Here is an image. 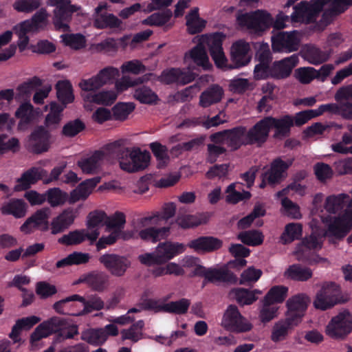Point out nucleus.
I'll return each mask as SVG.
<instances>
[{
  "mask_svg": "<svg viewBox=\"0 0 352 352\" xmlns=\"http://www.w3.org/2000/svg\"><path fill=\"white\" fill-rule=\"evenodd\" d=\"M51 210L47 207L36 210L21 226L20 231L25 234H30L36 230L47 231L50 228L48 219Z\"/></svg>",
  "mask_w": 352,
  "mask_h": 352,
  "instance_id": "nucleus-13",
  "label": "nucleus"
},
{
  "mask_svg": "<svg viewBox=\"0 0 352 352\" xmlns=\"http://www.w3.org/2000/svg\"><path fill=\"white\" fill-rule=\"evenodd\" d=\"M186 63L192 62L197 66L207 69L209 66V59L206 49L200 41L190 50L186 52L184 56Z\"/></svg>",
  "mask_w": 352,
  "mask_h": 352,
  "instance_id": "nucleus-32",
  "label": "nucleus"
},
{
  "mask_svg": "<svg viewBox=\"0 0 352 352\" xmlns=\"http://www.w3.org/2000/svg\"><path fill=\"white\" fill-rule=\"evenodd\" d=\"M349 195L345 193L333 195L326 198L324 208L331 214H336L344 209L346 205Z\"/></svg>",
  "mask_w": 352,
  "mask_h": 352,
  "instance_id": "nucleus-45",
  "label": "nucleus"
},
{
  "mask_svg": "<svg viewBox=\"0 0 352 352\" xmlns=\"http://www.w3.org/2000/svg\"><path fill=\"white\" fill-rule=\"evenodd\" d=\"M75 218L76 214L72 209L63 210L50 223L52 234L56 235L65 232L74 223Z\"/></svg>",
  "mask_w": 352,
  "mask_h": 352,
  "instance_id": "nucleus-28",
  "label": "nucleus"
},
{
  "mask_svg": "<svg viewBox=\"0 0 352 352\" xmlns=\"http://www.w3.org/2000/svg\"><path fill=\"white\" fill-rule=\"evenodd\" d=\"M270 129L266 116L257 122L248 131L245 128L246 144L260 147L265 144L270 135Z\"/></svg>",
  "mask_w": 352,
  "mask_h": 352,
  "instance_id": "nucleus-18",
  "label": "nucleus"
},
{
  "mask_svg": "<svg viewBox=\"0 0 352 352\" xmlns=\"http://www.w3.org/2000/svg\"><path fill=\"white\" fill-rule=\"evenodd\" d=\"M302 227L297 223H290L285 226L280 240L283 244H288L298 239L302 236Z\"/></svg>",
  "mask_w": 352,
  "mask_h": 352,
  "instance_id": "nucleus-51",
  "label": "nucleus"
},
{
  "mask_svg": "<svg viewBox=\"0 0 352 352\" xmlns=\"http://www.w3.org/2000/svg\"><path fill=\"white\" fill-rule=\"evenodd\" d=\"M320 13L316 8L313 2L308 3L302 1L294 6V12L291 14V20L293 22H302L305 23H313Z\"/></svg>",
  "mask_w": 352,
  "mask_h": 352,
  "instance_id": "nucleus-20",
  "label": "nucleus"
},
{
  "mask_svg": "<svg viewBox=\"0 0 352 352\" xmlns=\"http://www.w3.org/2000/svg\"><path fill=\"white\" fill-rule=\"evenodd\" d=\"M100 182V177H95L81 182L76 189L71 192L69 203L74 204L79 200H85Z\"/></svg>",
  "mask_w": 352,
  "mask_h": 352,
  "instance_id": "nucleus-29",
  "label": "nucleus"
},
{
  "mask_svg": "<svg viewBox=\"0 0 352 352\" xmlns=\"http://www.w3.org/2000/svg\"><path fill=\"white\" fill-rule=\"evenodd\" d=\"M232 292L234 294L236 301L241 305H252L257 300L256 294H261V292L257 289L250 291L244 288H236Z\"/></svg>",
  "mask_w": 352,
  "mask_h": 352,
  "instance_id": "nucleus-56",
  "label": "nucleus"
},
{
  "mask_svg": "<svg viewBox=\"0 0 352 352\" xmlns=\"http://www.w3.org/2000/svg\"><path fill=\"white\" fill-rule=\"evenodd\" d=\"M322 248L321 237L319 234L312 232L309 236H305L296 248L295 254L298 259H301L308 250H318Z\"/></svg>",
  "mask_w": 352,
  "mask_h": 352,
  "instance_id": "nucleus-35",
  "label": "nucleus"
},
{
  "mask_svg": "<svg viewBox=\"0 0 352 352\" xmlns=\"http://www.w3.org/2000/svg\"><path fill=\"white\" fill-rule=\"evenodd\" d=\"M250 44L243 40L234 43L231 47L232 64L228 65L223 69H235L245 66L251 60Z\"/></svg>",
  "mask_w": 352,
  "mask_h": 352,
  "instance_id": "nucleus-16",
  "label": "nucleus"
},
{
  "mask_svg": "<svg viewBox=\"0 0 352 352\" xmlns=\"http://www.w3.org/2000/svg\"><path fill=\"white\" fill-rule=\"evenodd\" d=\"M134 109L133 102H118L112 108L113 118L116 120H124Z\"/></svg>",
  "mask_w": 352,
  "mask_h": 352,
  "instance_id": "nucleus-64",
  "label": "nucleus"
},
{
  "mask_svg": "<svg viewBox=\"0 0 352 352\" xmlns=\"http://www.w3.org/2000/svg\"><path fill=\"white\" fill-rule=\"evenodd\" d=\"M266 119L270 129H274V138L283 139L290 135L291 129L294 126L292 115L286 114L279 118L266 116Z\"/></svg>",
  "mask_w": 352,
  "mask_h": 352,
  "instance_id": "nucleus-19",
  "label": "nucleus"
},
{
  "mask_svg": "<svg viewBox=\"0 0 352 352\" xmlns=\"http://www.w3.org/2000/svg\"><path fill=\"white\" fill-rule=\"evenodd\" d=\"M41 85V80L37 76H34L18 86L17 91L19 94L16 95V98L19 99L21 97H30L32 92Z\"/></svg>",
  "mask_w": 352,
  "mask_h": 352,
  "instance_id": "nucleus-57",
  "label": "nucleus"
},
{
  "mask_svg": "<svg viewBox=\"0 0 352 352\" xmlns=\"http://www.w3.org/2000/svg\"><path fill=\"white\" fill-rule=\"evenodd\" d=\"M225 38L223 33L215 32L210 35L202 36L199 40L205 47H208L216 66L221 69L227 66L228 62L222 47Z\"/></svg>",
  "mask_w": 352,
  "mask_h": 352,
  "instance_id": "nucleus-5",
  "label": "nucleus"
},
{
  "mask_svg": "<svg viewBox=\"0 0 352 352\" xmlns=\"http://www.w3.org/2000/svg\"><path fill=\"white\" fill-rule=\"evenodd\" d=\"M81 339L94 346H100L107 340V333L103 328L89 329L82 331Z\"/></svg>",
  "mask_w": 352,
  "mask_h": 352,
  "instance_id": "nucleus-48",
  "label": "nucleus"
},
{
  "mask_svg": "<svg viewBox=\"0 0 352 352\" xmlns=\"http://www.w3.org/2000/svg\"><path fill=\"white\" fill-rule=\"evenodd\" d=\"M78 299H81V296L78 294H74L59 301L56 302L53 308L60 314L69 315V316H80L79 312H74L70 310V307L74 306V302L78 301Z\"/></svg>",
  "mask_w": 352,
  "mask_h": 352,
  "instance_id": "nucleus-50",
  "label": "nucleus"
},
{
  "mask_svg": "<svg viewBox=\"0 0 352 352\" xmlns=\"http://www.w3.org/2000/svg\"><path fill=\"white\" fill-rule=\"evenodd\" d=\"M208 221V217L205 213L197 214L179 215L176 219V223L183 229H188L205 224Z\"/></svg>",
  "mask_w": 352,
  "mask_h": 352,
  "instance_id": "nucleus-44",
  "label": "nucleus"
},
{
  "mask_svg": "<svg viewBox=\"0 0 352 352\" xmlns=\"http://www.w3.org/2000/svg\"><path fill=\"white\" fill-rule=\"evenodd\" d=\"M40 321V318L31 316L28 317L18 319L12 328V331L9 334L14 342L20 341V334L22 330H29Z\"/></svg>",
  "mask_w": 352,
  "mask_h": 352,
  "instance_id": "nucleus-36",
  "label": "nucleus"
},
{
  "mask_svg": "<svg viewBox=\"0 0 352 352\" xmlns=\"http://www.w3.org/2000/svg\"><path fill=\"white\" fill-rule=\"evenodd\" d=\"M188 32L190 34L201 32L206 26V21L199 17V8H194L186 16Z\"/></svg>",
  "mask_w": 352,
  "mask_h": 352,
  "instance_id": "nucleus-46",
  "label": "nucleus"
},
{
  "mask_svg": "<svg viewBox=\"0 0 352 352\" xmlns=\"http://www.w3.org/2000/svg\"><path fill=\"white\" fill-rule=\"evenodd\" d=\"M224 94L223 88L219 85H212L204 90L199 96V105L206 108L219 102Z\"/></svg>",
  "mask_w": 352,
  "mask_h": 352,
  "instance_id": "nucleus-34",
  "label": "nucleus"
},
{
  "mask_svg": "<svg viewBox=\"0 0 352 352\" xmlns=\"http://www.w3.org/2000/svg\"><path fill=\"white\" fill-rule=\"evenodd\" d=\"M195 276L204 277L208 283L219 284H234L237 282V277L227 267H209L203 265H197L193 270Z\"/></svg>",
  "mask_w": 352,
  "mask_h": 352,
  "instance_id": "nucleus-4",
  "label": "nucleus"
},
{
  "mask_svg": "<svg viewBox=\"0 0 352 352\" xmlns=\"http://www.w3.org/2000/svg\"><path fill=\"white\" fill-rule=\"evenodd\" d=\"M176 211V206L174 203L170 202L165 204L162 213L157 212L153 216L142 217L140 219V224L142 227H146L152 223V221H157L161 219L168 220L173 217Z\"/></svg>",
  "mask_w": 352,
  "mask_h": 352,
  "instance_id": "nucleus-43",
  "label": "nucleus"
},
{
  "mask_svg": "<svg viewBox=\"0 0 352 352\" xmlns=\"http://www.w3.org/2000/svg\"><path fill=\"white\" fill-rule=\"evenodd\" d=\"M170 233L169 227L157 228L149 227L139 232V236L141 239L152 243H156L168 237Z\"/></svg>",
  "mask_w": 352,
  "mask_h": 352,
  "instance_id": "nucleus-42",
  "label": "nucleus"
},
{
  "mask_svg": "<svg viewBox=\"0 0 352 352\" xmlns=\"http://www.w3.org/2000/svg\"><path fill=\"white\" fill-rule=\"evenodd\" d=\"M106 3H100L94 10L93 14L94 27L98 30L120 28L122 21L116 15L107 12Z\"/></svg>",
  "mask_w": 352,
  "mask_h": 352,
  "instance_id": "nucleus-15",
  "label": "nucleus"
},
{
  "mask_svg": "<svg viewBox=\"0 0 352 352\" xmlns=\"http://www.w3.org/2000/svg\"><path fill=\"white\" fill-rule=\"evenodd\" d=\"M184 250L185 247L182 243L169 241L160 243L156 248V252L162 264L167 263L175 256L182 254Z\"/></svg>",
  "mask_w": 352,
  "mask_h": 352,
  "instance_id": "nucleus-30",
  "label": "nucleus"
},
{
  "mask_svg": "<svg viewBox=\"0 0 352 352\" xmlns=\"http://www.w3.org/2000/svg\"><path fill=\"white\" fill-rule=\"evenodd\" d=\"M223 245V241L210 236H199L190 241L188 246L196 252H212L219 250Z\"/></svg>",
  "mask_w": 352,
  "mask_h": 352,
  "instance_id": "nucleus-27",
  "label": "nucleus"
},
{
  "mask_svg": "<svg viewBox=\"0 0 352 352\" xmlns=\"http://www.w3.org/2000/svg\"><path fill=\"white\" fill-rule=\"evenodd\" d=\"M297 325L298 324L293 322L292 320L287 317L284 320L278 321L275 323L272 328L271 340L274 342L285 340L289 330Z\"/></svg>",
  "mask_w": 352,
  "mask_h": 352,
  "instance_id": "nucleus-41",
  "label": "nucleus"
},
{
  "mask_svg": "<svg viewBox=\"0 0 352 352\" xmlns=\"http://www.w3.org/2000/svg\"><path fill=\"white\" fill-rule=\"evenodd\" d=\"M288 287L284 285L273 286L264 297L267 304L282 303L287 298Z\"/></svg>",
  "mask_w": 352,
  "mask_h": 352,
  "instance_id": "nucleus-52",
  "label": "nucleus"
},
{
  "mask_svg": "<svg viewBox=\"0 0 352 352\" xmlns=\"http://www.w3.org/2000/svg\"><path fill=\"white\" fill-rule=\"evenodd\" d=\"M8 135L0 133V154L3 155L8 152L15 153L20 149V142L17 138L12 137L7 141Z\"/></svg>",
  "mask_w": 352,
  "mask_h": 352,
  "instance_id": "nucleus-62",
  "label": "nucleus"
},
{
  "mask_svg": "<svg viewBox=\"0 0 352 352\" xmlns=\"http://www.w3.org/2000/svg\"><path fill=\"white\" fill-rule=\"evenodd\" d=\"M168 297L160 299L146 298L140 304L141 309L152 311L154 313H166V301Z\"/></svg>",
  "mask_w": 352,
  "mask_h": 352,
  "instance_id": "nucleus-59",
  "label": "nucleus"
},
{
  "mask_svg": "<svg viewBox=\"0 0 352 352\" xmlns=\"http://www.w3.org/2000/svg\"><path fill=\"white\" fill-rule=\"evenodd\" d=\"M340 287L333 282L325 283L317 292L314 301V307L320 310H327L339 302Z\"/></svg>",
  "mask_w": 352,
  "mask_h": 352,
  "instance_id": "nucleus-8",
  "label": "nucleus"
},
{
  "mask_svg": "<svg viewBox=\"0 0 352 352\" xmlns=\"http://www.w3.org/2000/svg\"><path fill=\"white\" fill-rule=\"evenodd\" d=\"M352 331V317L344 311L333 317L326 327L327 334L335 339H342Z\"/></svg>",
  "mask_w": 352,
  "mask_h": 352,
  "instance_id": "nucleus-9",
  "label": "nucleus"
},
{
  "mask_svg": "<svg viewBox=\"0 0 352 352\" xmlns=\"http://www.w3.org/2000/svg\"><path fill=\"white\" fill-rule=\"evenodd\" d=\"M27 209L28 205L23 199L12 198L2 205L1 212L3 215H12L16 219H21L25 216Z\"/></svg>",
  "mask_w": 352,
  "mask_h": 352,
  "instance_id": "nucleus-33",
  "label": "nucleus"
},
{
  "mask_svg": "<svg viewBox=\"0 0 352 352\" xmlns=\"http://www.w3.org/2000/svg\"><path fill=\"white\" fill-rule=\"evenodd\" d=\"M170 10L166 9L162 12L152 14L143 21V23L148 25L162 26L172 17Z\"/></svg>",
  "mask_w": 352,
  "mask_h": 352,
  "instance_id": "nucleus-60",
  "label": "nucleus"
},
{
  "mask_svg": "<svg viewBox=\"0 0 352 352\" xmlns=\"http://www.w3.org/2000/svg\"><path fill=\"white\" fill-rule=\"evenodd\" d=\"M46 201L52 207L63 205L67 200L68 195L59 188H52L45 192Z\"/></svg>",
  "mask_w": 352,
  "mask_h": 352,
  "instance_id": "nucleus-58",
  "label": "nucleus"
},
{
  "mask_svg": "<svg viewBox=\"0 0 352 352\" xmlns=\"http://www.w3.org/2000/svg\"><path fill=\"white\" fill-rule=\"evenodd\" d=\"M104 157V153L102 151H96L90 157L78 162V166L83 173L91 174L98 167L99 162Z\"/></svg>",
  "mask_w": 352,
  "mask_h": 352,
  "instance_id": "nucleus-49",
  "label": "nucleus"
},
{
  "mask_svg": "<svg viewBox=\"0 0 352 352\" xmlns=\"http://www.w3.org/2000/svg\"><path fill=\"white\" fill-rule=\"evenodd\" d=\"M98 261L111 275L117 277L124 276L131 265V261L126 256L113 253L102 254Z\"/></svg>",
  "mask_w": 352,
  "mask_h": 352,
  "instance_id": "nucleus-14",
  "label": "nucleus"
},
{
  "mask_svg": "<svg viewBox=\"0 0 352 352\" xmlns=\"http://www.w3.org/2000/svg\"><path fill=\"white\" fill-rule=\"evenodd\" d=\"M334 98L342 108V116L352 120V84L340 87Z\"/></svg>",
  "mask_w": 352,
  "mask_h": 352,
  "instance_id": "nucleus-26",
  "label": "nucleus"
},
{
  "mask_svg": "<svg viewBox=\"0 0 352 352\" xmlns=\"http://www.w3.org/2000/svg\"><path fill=\"white\" fill-rule=\"evenodd\" d=\"M50 131L44 126H37L28 136L26 144L28 151L34 154L47 152L50 146Z\"/></svg>",
  "mask_w": 352,
  "mask_h": 352,
  "instance_id": "nucleus-10",
  "label": "nucleus"
},
{
  "mask_svg": "<svg viewBox=\"0 0 352 352\" xmlns=\"http://www.w3.org/2000/svg\"><path fill=\"white\" fill-rule=\"evenodd\" d=\"M51 210L47 207L36 210L21 226L20 231L25 234H30L36 230L47 231L50 228L48 219Z\"/></svg>",
  "mask_w": 352,
  "mask_h": 352,
  "instance_id": "nucleus-12",
  "label": "nucleus"
},
{
  "mask_svg": "<svg viewBox=\"0 0 352 352\" xmlns=\"http://www.w3.org/2000/svg\"><path fill=\"white\" fill-rule=\"evenodd\" d=\"M308 297L304 294H298L289 298L286 303L287 318L298 324L307 309Z\"/></svg>",
  "mask_w": 352,
  "mask_h": 352,
  "instance_id": "nucleus-17",
  "label": "nucleus"
},
{
  "mask_svg": "<svg viewBox=\"0 0 352 352\" xmlns=\"http://www.w3.org/2000/svg\"><path fill=\"white\" fill-rule=\"evenodd\" d=\"M133 96L143 104H153L158 100L157 94L149 87L144 85L135 89Z\"/></svg>",
  "mask_w": 352,
  "mask_h": 352,
  "instance_id": "nucleus-61",
  "label": "nucleus"
},
{
  "mask_svg": "<svg viewBox=\"0 0 352 352\" xmlns=\"http://www.w3.org/2000/svg\"><path fill=\"white\" fill-rule=\"evenodd\" d=\"M333 53L331 49L328 51H322L315 46L308 47L305 52V58L311 64L320 65L329 60Z\"/></svg>",
  "mask_w": 352,
  "mask_h": 352,
  "instance_id": "nucleus-47",
  "label": "nucleus"
},
{
  "mask_svg": "<svg viewBox=\"0 0 352 352\" xmlns=\"http://www.w3.org/2000/svg\"><path fill=\"white\" fill-rule=\"evenodd\" d=\"M87 102L102 105H111L117 98V94L113 90L102 91L97 94L87 93L82 95Z\"/></svg>",
  "mask_w": 352,
  "mask_h": 352,
  "instance_id": "nucleus-40",
  "label": "nucleus"
},
{
  "mask_svg": "<svg viewBox=\"0 0 352 352\" xmlns=\"http://www.w3.org/2000/svg\"><path fill=\"white\" fill-rule=\"evenodd\" d=\"M119 76V71L113 67H107L101 69L99 73L89 79H82L78 85L86 92L95 91L105 84L113 80Z\"/></svg>",
  "mask_w": 352,
  "mask_h": 352,
  "instance_id": "nucleus-11",
  "label": "nucleus"
},
{
  "mask_svg": "<svg viewBox=\"0 0 352 352\" xmlns=\"http://www.w3.org/2000/svg\"><path fill=\"white\" fill-rule=\"evenodd\" d=\"M292 164V161L285 162L277 157L272 162L270 168L265 173L264 177L270 185L278 184L285 177V173Z\"/></svg>",
  "mask_w": 352,
  "mask_h": 352,
  "instance_id": "nucleus-23",
  "label": "nucleus"
},
{
  "mask_svg": "<svg viewBox=\"0 0 352 352\" xmlns=\"http://www.w3.org/2000/svg\"><path fill=\"white\" fill-rule=\"evenodd\" d=\"M71 19L72 16L65 8V3H62L56 7L53 17V24L56 30L63 32L69 31V23Z\"/></svg>",
  "mask_w": 352,
  "mask_h": 352,
  "instance_id": "nucleus-38",
  "label": "nucleus"
},
{
  "mask_svg": "<svg viewBox=\"0 0 352 352\" xmlns=\"http://www.w3.org/2000/svg\"><path fill=\"white\" fill-rule=\"evenodd\" d=\"M149 148L158 161L157 166L162 168L166 166V162L169 160L168 155V149L166 146L162 145L158 142H151L149 144Z\"/></svg>",
  "mask_w": 352,
  "mask_h": 352,
  "instance_id": "nucleus-63",
  "label": "nucleus"
},
{
  "mask_svg": "<svg viewBox=\"0 0 352 352\" xmlns=\"http://www.w3.org/2000/svg\"><path fill=\"white\" fill-rule=\"evenodd\" d=\"M222 324L224 328L231 332L243 333L250 331L252 324L239 312L236 305H230L227 308Z\"/></svg>",
  "mask_w": 352,
  "mask_h": 352,
  "instance_id": "nucleus-7",
  "label": "nucleus"
},
{
  "mask_svg": "<svg viewBox=\"0 0 352 352\" xmlns=\"http://www.w3.org/2000/svg\"><path fill=\"white\" fill-rule=\"evenodd\" d=\"M298 55L292 54L280 60L272 62V79L283 80L288 78L291 75L293 69L298 63Z\"/></svg>",
  "mask_w": 352,
  "mask_h": 352,
  "instance_id": "nucleus-21",
  "label": "nucleus"
},
{
  "mask_svg": "<svg viewBox=\"0 0 352 352\" xmlns=\"http://www.w3.org/2000/svg\"><path fill=\"white\" fill-rule=\"evenodd\" d=\"M79 282L85 283L93 291L102 292L109 285V276L104 272L92 271L82 275Z\"/></svg>",
  "mask_w": 352,
  "mask_h": 352,
  "instance_id": "nucleus-22",
  "label": "nucleus"
},
{
  "mask_svg": "<svg viewBox=\"0 0 352 352\" xmlns=\"http://www.w3.org/2000/svg\"><path fill=\"white\" fill-rule=\"evenodd\" d=\"M236 21L241 28L248 29L256 36H262L272 27L273 17L265 10H257L239 15Z\"/></svg>",
  "mask_w": 352,
  "mask_h": 352,
  "instance_id": "nucleus-2",
  "label": "nucleus"
},
{
  "mask_svg": "<svg viewBox=\"0 0 352 352\" xmlns=\"http://www.w3.org/2000/svg\"><path fill=\"white\" fill-rule=\"evenodd\" d=\"M14 115L20 119L18 129L23 131L34 119V107L29 102H23L18 107Z\"/></svg>",
  "mask_w": 352,
  "mask_h": 352,
  "instance_id": "nucleus-39",
  "label": "nucleus"
},
{
  "mask_svg": "<svg viewBox=\"0 0 352 352\" xmlns=\"http://www.w3.org/2000/svg\"><path fill=\"white\" fill-rule=\"evenodd\" d=\"M58 99L63 104L72 103L74 100L72 84L68 80L58 81L56 85Z\"/></svg>",
  "mask_w": 352,
  "mask_h": 352,
  "instance_id": "nucleus-53",
  "label": "nucleus"
},
{
  "mask_svg": "<svg viewBox=\"0 0 352 352\" xmlns=\"http://www.w3.org/2000/svg\"><path fill=\"white\" fill-rule=\"evenodd\" d=\"M352 228V198L347 203V208L342 214L330 217L327 235L337 239L345 237Z\"/></svg>",
  "mask_w": 352,
  "mask_h": 352,
  "instance_id": "nucleus-3",
  "label": "nucleus"
},
{
  "mask_svg": "<svg viewBox=\"0 0 352 352\" xmlns=\"http://www.w3.org/2000/svg\"><path fill=\"white\" fill-rule=\"evenodd\" d=\"M226 144L232 151H236L242 146H247L245 126H238L226 129Z\"/></svg>",
  "mask_w": 352,
  "mask_h": 352,
  "instance_id": "nucleus-31",
  "label": "nucleus"
},
{
  "mask_svg": "<svg viewBox=\"0 0 352 352\" xmlns=\"http://www.w3.org/2000/svg\"><path fill=\"white\" fill-rule=\"evenodd\" d=\"M164 81L168 84L186 85L193 81L197 74L188 69L170 68L162 72Z\"/></svg>",
  "mask_w": 352,
  "mask_h": 352,
  "instance_id": "nucleus-24",
  "label": "nucleus"
},
{
  "mask_svg": "<svg viewBox=\"0 0 352 352\" xmlns=\"http://www.w3.org/2000/svg\"><path fill=\"white\" fill-rule=\"evenodd\" d=\"M120 167L128 173H135L148 167L151 160L148 151L140 148H118L116 151Z\"/></svg>",
  "mask_w": 352,
  "mask_h": 352,
  "instance_id": "nucleus-1",
  "label": "nucleus"
},
{
  "mask_svg": "<svg viewBox=\"0 0 352 352\" xmlns=\"http://www.w3.org/2000/svg\"><path fill=\"white\" fill-rule=\"evenodd\" d=\"M238 239L245 245L257 246L263 243L264 236L258 230H251L240 232L238 234Z\"/></svg>",
  "mask_w": 352,
  "mask_h": 352,
  "instance_id": "nucleus-55",
  "label": "nucleus"
},
{
  "mask_svg": "<svg viewBox=\"0 0 352 352\" xmlns=\"http://www.w3.org/2000/svg\"><path fill=\"white\" fill-rule=\"evenodd\" d=\"M47 173L46 170L38 168L32 167L25 171L16 180L14 190L16 192L26 190L30 188L31 186L36 184L38 181L42 179L43 177Z\"/></svg>",
  "mask_w": 352,
  "mask_h": 352,
  "instance_id": "nucleus-25",
  "label": "nucleus"
},
{
  "mask_svg": "<svg viewBox=\"0 0 352 352\" xmlns=\"http://www.w3.org/2000/svg\"><path fill=\"white\" fill-rule=\"evenodd\" d=\"M312 275L313 272L310 268L303 267L300 264L291 265L284 272L286 278L298 282L307 281Z\"/></svg>",
  "mask_w": 352,
  "mask_h": 352,
  "instance_id": "nucleus-37",
  "label": "nucleus"
},
{
  "mask_svg": "<svg viewBox=\"0 0 352 352\" xmlns=\"http://www.w3.org/2000/svg\"><path fill=\"white\" fill-rule=\"evenodd\" d=\"M78 301L82 302L84 306L83 310L79 312L80 316L89 314L93 311H100L104 306V301L97 295H91L87 300L81 296V299H78Z\"/></svg>",
  "mask_w": 352,
  "mask_h": 352,
  "instance_id": "nucleus-54",
  "label": "nucleus"
},
{
  "mask_svg": "<svg viewBox=\"0 0 352 352\" xmlns=\"http://www.w3.org/2000/svg\"><path fill=\"white\" fill-rule=\"evenodd\" d=\"M272 49L275 53H291L299 49L300 40L298 32H279L271 38Z\"/></svg>",
  "mask_w": 352,
  "mask_h": 352,
  "instance_id": "nucleus-6",
  "label": "nucleus"
}]
</instances>
